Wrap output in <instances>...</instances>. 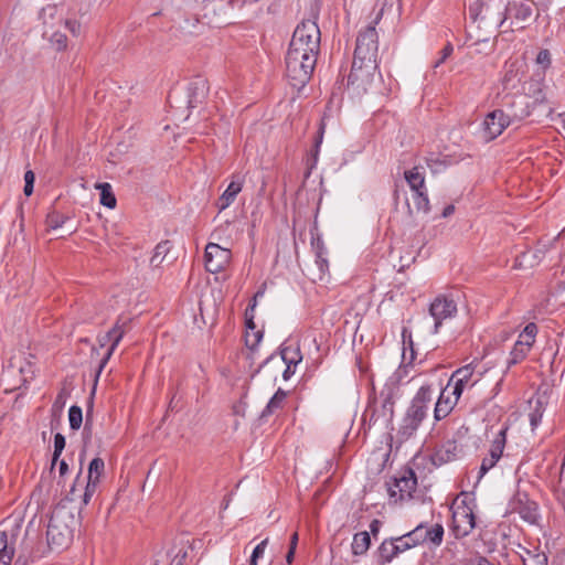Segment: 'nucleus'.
<instances>
[{
  "mask_svg": "<svg viewBox=\"0 0 565 565\" xmlns=\"http://www.w3.org/2000/svg\"><path fill=\"white\" fill-rule=\"evenodd\" d=\"M413 200H414L415 206L418 212H423L425 214L429 213L430 205H429V199H428V193H427L426 189L420 190V191H415L413 194Z\"/></svg>",
  "mask_w": 565,
  "mask_h": 565,
  "instance_id": "nucleus-34",
  "label": "nucleus"
},
{
  "mask_svg": "<svg viewBox=\"0 0 565 565\" xmlns=\"http://www.w3.org/2000/svg\"><path fill=\"white\" fill-rule=\"evenodd\" d=\"M286 397L287 393L284 390L278 388L267 403L266 407L263 409L260 419H265L268 416L275 414L278 409H281Z\"/></svg>",
  "mask_w": 565,
  "mask_h": 565,
  "instance_id": "nucleus-24",
  "label": "nucleus"
},
{
  "mask_svg": "<svg viewBox=\"0 0 565 565\" xmlns=\"http://www.w3.org/2000/svg\"><path fill=\"white\" fill-rule=\"evenodd\" d=\"M35 175L33 171L28 170L24 173V189L23 192L26 196H30L33 192V184H34Z\"/></svg>",
  "mask_w": 565,
  "mask_h": 565,
  "instance_id": "nucleus-50",
  "label": "nucleus"
},
{
  "mask_svg": "<svg viewBox=\"0 0 565 565\" xmlns=\"http://www.w3.org/2000/svg\"><path fill=\"white\" fill-rule=\"evenodd\" d=\"M376 23L375 20L373 24L359 32L352 67L348 77L349 84L364 89L365 85L372 81L377 68L379 35L375 29Z\"/></svg>",
  "mask_w": 565,
  "mask_h": 565,
  "instance_id": "nucleus-2",
  "label": "nucleus"
},
{
  "mask_svg": "<svg viewBox=\"0 0 565 565\" xmlns=\"http://www.w3.org/2000/svg\"><path fill=\"white\" fill-rule=\"evenodd\" d=\"M279 354L285 364H292L294 367L302 361V355L298 345L282 343L279 348Z\"/></svg>",
  "mask_w": 565,
  "mask_h": 565,
  "instance_id": "nucleus-23",
  "label": "nucleus"
},
{
  "mask_svg": "<svg viewBox=\"0 0 565 565\" xmlns=\"http://www.w3.org/2000/svg\"><path fill=\"white\" fill-rule=\"evenodd\" d=\"M469 17L478 28L495 30L504 26V14L494 0H476L469 6Z\"/></svg>",
  "mask_w": 565,
  "mask_h": 565,
  "instance_id": "nucleus-5",
  "label": "nucleus"
},
{
  "mask_svg": "<svg viewBox=\"0 0 565 565\" xmlns=\"http://www.w3.org/2000/svg\"><path fill=\"white\" fill-rule=\"evenodd\" d=\"M452 45L448 43L441 50V56L435 62L434 67H438L440 64L445 62V60L452 53Z\"/></svg>",
  "mask_w": 565,
  "mask_h": 565,
  "instance_id": "nucleus-57",
  "label": "nucleus"
},
{
  "mask_svg": "<svg viewBox=\"0 0 565 565\" xmlns=\"http://www.w3.org/2000/svg\"><path fill=\"white\" fill-rule=\"evenodd\" d=\"M205 268L212 274L224 270L231 263L232 253L215 243H209L205 247Z\"/></svg>",
  "mask_w": 565,
  "mask_h": 565,
  "instance_id": "nucleus-11",
  "label": "nucleus"
},
{
  "mask_svg": "<svg viewBox=\"0 0 565 565\" xmlns=\"http://www.w3.org/2000/svg\"><path fill=\"white\" fill-rule=\"evenodd\" d=\"M50 42L57 51H63L67 46V36L64 33L56 31L52 34Z\"/></svg>",
  "mask_w": 565,
  "mask_h": 565,
  "instance_id": "nucleus-44",
  "label": "nucleus"
},
{
  "mask_svg": "<svg viewBox=\"0 0 565 565\" xmlns=\"http://www.w3.org/2000/svg\"><path fill=\"white\" fill-rule=\"evenodd\" d=\"M105 471V462L100 457L94 458L88 465L87 479L99 482Z\"/></svg>",
  "mask_w": 565,
  "mask_h": 565,
  "instance_id": "nucleus-32",
  "label": "nucleus"
},
{
  "mask_svg": "<svg viewBox=\"0 0 565 565\" xmlns=\"http://www.w3.org/2000/svg\"><path fill=\"white\" fill-rule=\"evenodd\" d=\"M58 471H60V476L61 477L66 475V472L68 471V466H67V463L64 460L60 461V463H58Z\"/></svg>",
  "mask_w": 565,
  "mask_h": 565,
  "instance_id": "nucleus-62",
  "label": "nucleus"
},
{
  "mask_svg": "<svg viewBox=\"0 0 565 565\" xmlns=\"http://www.w3.org/2000/svg\"><path fill=\"white\" fill-rule=\"evenodd\" d=\"M457 312V305L452 299L438 296L429 306V313L435 320L434 332L437 333L445 319L451 318Z\"/></svg>",
  "mask_w": 565,
  "mask_h": 565,
  "instance_id": "nucleus-12",
  "label": "nucleus"
},
{
  "mask_svg": "<svg viewBox=\"0 0 565 565\" xmlns=\"http://www.w3.org/2000/svg\"><path fill=\"white\" fill-rule=\"evenodd\" d=\"M98 483L99 482L94 481L93 479H87V482H86V486L84 489V493L82 495V502L84 505H87L89 503L90 499L93 498V495L96 493Z\"/></svg>",
  "mask_w": 565,
  "mask_h": 565,
  "instance_id": "nucleus-42",
  "label": "nucleus"
},
{
  "mask_svg": "<svg viewBox=\"0 0 565 565\" xmlns=\"http://www.w3.org/2000/svg\"><path fill=\"white\" fill-rule=\"evenodd\" d=\"M95 188L100 191V204L108 209H115L117 200L113 193L111 185L107 182L96 183Z\"/></svg>",
  "mask_w": 565,
  "mask_h": 565,
  "instance_id": "nucleus-28",
  "label": "nucleus"
},
{
  "mask_svg": "<svg viewBox=\"0 0 565 565\" xmlns=\"http://www.w3.org/2000/svg\"><path fill=\"white\" fill-rule=\"evenodd\" d=\"M511 124L509 116L505 115V110L494 109L486 116L482 122L481 138L486 142L492 141Z\"/></svg>",
  "mask_w": 565,
  "mask_h": 565,
  "instance_id": "nucleus-10",
  "label": "nucleus"
},
{
  "mask_svg": "<svg viewBox=\"0 0 565 565\" xmlns=\"http://www.w3.org/2000/svg\"><path fill=\"white\" fill-rule=\"evenodd\" d=\"M431 395L433 388L430 385L422 386L412 399L405 415L422 423L427 415L428 404L431 402Z\"/></svg>",
  "mask_w": 565,
  "mask_h": 565,
  "instance_id": "nucleus-13",
  "label": "nucleus"
},
{
  "mask_svg": "<svg viewBox=\"0 0 565 565\" xmlns=\"http://www.w3.org/2000/svg\"><path fill=\"white\" fill-rule=\"evenodd\" d=\"M298 541H299L298 533H297V532H295V533L291 535V537H290L289 548L296 550V548H297V545H298Z\"/></svg>",
  "mask_w": 565,
  "mask_h": 565,
  "instance_id": "nucleus-61",
  "label": "nucleus"
},
{
  "mask_svg": "<svg viewBox=\"0 0 565 565\" xmlns=\"http://www.w3.org/2000/svg\"><path fill=\"white\" fill-rule=\"evenodd\" d=\"M77 521L70 509L56 507L50 518L46 531L47 545L52 551H62L73 541Z\"/></svg>",
  "mask_w": 565,
  "mask_h": 565,
  "instance_id": "nucleus-3",
  "label": "nucleus"
},
{
  "mask_svg": "<svg viewBox=\"0 0 565 565\" xmlns=\"http://www.w3.org/2000/svg\"><path fill=\"white\" fill-rule=\"evenodd\" d=\"M388 495L394 502L404 501L413 497L417 487V478L413 469L407 468L386 482Z\"/></svg>",
  "mask_w": 565,
  "mask_h": 565,
  "instance_id": "nucleus-6",
  "label": "nucleus"
},
{
  "mask_svg": "<svg viewBox=\"0 0 565 565\" xmlns=\"http://www.w3.org/2000/svg\"><path fill=\"white\" fill-rule=\"evenodd\" d=\"M98 483L99 482L94 481L93 479H87V482H86V486L84 489V493L82 495V502L84 505H87L89 503L90 499L93 498V495L96 493Z\"/></svg>",
  "mask_w": 565,
  "mask_h": 565,
  "instance_id": "nucleus-39",
  "label": "nucleus"
},
{
  "mask_svg": "<svg viewBox=\"0 0 565 565\" xmlns=\"http://www.w3.org/2000/svg\"><path fill=\"white\" fill-rule=\"evenodd\" d=\"M295 553H296V550H292V548H289L287 554H286V562L288 564H291L294 558H295Z\"/></svg>",
  "mask_w": 565,
  "mask_h": 565,
  "instance_id": "nucleus-64",
  "label": "nucleus"
},
{
  "mask_svg": "<svg viewBox=\"0 0 565 565\" xmlns=\"http://www.w3.org/2000/svg\"><path fill=\"white\" fill-rule=\"evenodd\" d=\"M98 483L99 482L94 481L93 479H87V482H86V486L84 489V493L82 495V502L84 505H87L89 503L90 499L93 498V495L96 493Z\"/></svg>",
  "mask_w": 565,
  "mask_h": 565,
  "instance_id": "nucleus-41",
  "label": "nucleus"
},
{
  "mask_svg": "<svg viewBox=\"0 0 565 565\" xmlns=\"http://www.w3.org/2000/svg\"><path fill=\"white\" fill-rule=\"evenodd\" d=\"M522 561L523 565H547V556L543 552L526 551V556Z\"/></svg>",
  "mask_w": 565,
  "mask_h": 565,
  "instance_id": "nucleus-37",
  "label": "nucleus"
},
{
  "mask_svg": "<svg viewBox=\"0 0 565 565\" xmlns=\"http://www.w3.org/2000/svg\"><path fill=\"white\" fill-rule=\"evenodd\" d=\"M243 189V179L239 175H233L232 181L216 201L218 212L226 210L236 199Z\"/></svg>",
  "mask_w": 565,
  "mask_h": 565,
  "instance_id": "nucleus-18",
  "label": "nucleus"
},
{
  "mask_svg": "<svg viewBox=\"0 0 565 565\" xmlns=\"http://www.w3.org/2000/svg\"><path fill=\"white\" fill-rule=\"evenodd\" d=\"M420 424L422 423L417 422L416 419L405 415L397 430V437L399 438V441L409 439L416 433Z\"/></svg>",
  "mask_w": 565,
  "mask_h": 565,
  "instance_id": "nucleus-25",
  "label": "nucleus"
},
{
  "mask_svg": "<svg viewBox=\"0 0 565 565\" xmlns=\"http://www.w3.org/2000/svg\"><path fill=\"white\" fill-rule=\"evenodd\" d=\"M529 417L531 427L533 429L536 428L542 420V412L540 409V405L530 413Z\"/></svg>",
  "mask_w": 565,
  "mask_h": 565,
  "instance_id": "nucleus-55",
  "label": "nucleus"
},
{
  "mask_svg": "<svg viewBox=\"0 0 565 565\" xmlns=\"http://www.w3.org/2000/svg\"><path fill=\"white\" fill-rule=\"evenodd\" d=\"M545 102V94L537 87L533 102H531L530 97L526 95L514 96L507 105L505 115L509 116L511 122L521 121L531 115L535 106L544 104Z\"/></svg>",
  "mask_w": 565,
  "mask_h": 565,
  "instance_id": "nucleus-7",
  "label": "nucleus"
},
{
  "mask_svg": "<svg viewBox=\"0 0 565 565\" xmlns=\"http://www.w3.org/2000/svg\"><path fill=\"white\" fill-rule=\"evenodd\" d=\"M170 249H171L170 241H162V242L158 243L157 246L154 247L153 255L150 259V265L152 267H159L162 264L166 256L168 255V253L170 252Z\"/></svg>",
  "mask_w": 565,
  "mask_h": 565,
  "instance_id": "nucleus-29",
  "label": "nucleus"
},
{
  "mask_svg": "<svg viewBox=\"0 0 565 565\" xmlns=\"http://www.w3.org/2000/svg\"><path fill=\"white\" fill-rule=\"evenodd\" d=\"M268 539L263 540L253 551L249 565H257V559L264 555Z\"/></svg>",
  "mask_w": 565,
  "mask_h": 565,
  "instance_id": "nucleus-46",
  "label": "nucleus"
},
{
  "mask_svg": "<svg viewBox=\"0 0 565 565\" xmlns=\"http://www.w3.org/2000/svg\"><path fill=\"white\" fill-rule=\"evenodd\" d=\"M321 32L315 20L301 21L294 31L285 56L289 84L301 89L310 81L320 52Z\"/></svg>",
  "mask_w": 565,
  "mask_h": 565,
  "instance_id": "nucleus-1",
  "label": "nucleus"
},
{
  "mask_svg": "<svg viewBox=\"0 0 565 565\" xmlns=\"http://www.w3.org/2000/svg\"><path fill=\"white\" fill-rule=\"evenodd\" d=\"M65 28L74 35L78 36L81 33V23L76 20H66Z\"/></svg>",
  "mask_w": 565,
  "mask_h": 565,
  "instance_id": "nucleus-56",
  "label": "nucleus"
},
{
  "mask_svg": "<svg viewBox=\"0 0 565 565\" xmlns=\"http://www.w3.org/2000/svg\"><path fill=\"white\" fill-rule=\"evenodd\" d=\"M316 263L319 266V269L321 273H323L324 270L328 269L329 264H328V259H327L326 255L316 256Z\"/></svg>",
  "mask_w": 565,
  "mask_h": 565,
  "instance_id": "nucleus-58",
  "label": "nucleus"
},
{
  "mask_svg": "<svg viewBox=\"0 0 565 565\" xmlns=\"http://www.w3.org/2000/svg\"><path fill=\"white\" fill-rule=\"evenodd\" d=\"M422 170V167L416 166L409 170L404 171V179L413 192L426 189L425 174Z\"/></svg>",
  "mask_w": 565,
  "mask_h": 565,
  "instance_id": "nucleus-22",
  "label": "nucleus"
},
{
  "mask_svg": "<svg viewBox=\"0 0 565 565\" xmlns=\"http://www.w3.org/2000/svg\"><path fill=\"white\" fill-rule=\"evenodd\" d=\"M371 544L370 534L366 531L355 533L352 541L353 555L360 556L367 552Z\"/></svg>",
  "mask_w": 565,
  "mask_h": 565,
  "instance_id": "nucleus-27",
  "label": "nucleus"
},
{
  "mask_svg": "<svg viewBox=\"0 0 565 565\" xmlns=\"http://www.w3.org/2000/svg\"><path fill=\"white\" fill-rule=\"evenodd\" d=\"M207 82L204 78L198 77L189 84L188 97L189 107L195 108L199 104H202L207 95Z\"/></svg>",
  "mask_w": 565,
  "mask_h": 565,
  "instance_id": "nucleus-20",
  "label": "nucleus"
},
{
  "mask_svg": "<svg viewBox=\"0 0 565 565\" xmlns=\"http://www.w3.org/2000/svg\"><path fill=\"white\" fill-rule=\"evenodd\" d=\"M68 420H70V427L73 430L79 429L82 423H83V412L82 408L77 405H73L68 409Z\"/></svg>",
  "mask_w": 565,
  "mask_h": 565,
  "instance_id": "nucleus-38",
  "label": "nucleus"
},
{
  "mask_svg": "<svg viewBox=\"0 0 565 565\" xmlns=\"http://www.w3.org/2000/svg\"><path fill=\"white\" fill-rule=\"evenodd\" d=\"M404 552H406V547L401 543L398 537L384 540L377 548L379 563H390Z\"/></svg>",
  "mask_w": 565,
  "mask_h": 565,
  "instance_id": "nucleus-16",
  "label": "nucleus"
},
{
  "mask_svg": "<svg viewBox=\"0 0 565 565\" xmlns=\"http://www.w3.org/2000/svg\"><path fill=\"white\" fill-rule=\"evenodd\" d=\"M427 166L431 169L433 172H438L443 168H445V161L440 160L438 156L431 154L427 157L426 159Z\"/></svg>",
  "mask_w": 565,
  "mask_h": 565,
  "instance_id": "nucleus-48",
  "label": "nucleus"
},
{
  "mask_svg": "<svg viewBox=\"0 0 565 565\" xmlns=\"http://www.w3.org/2000/svg\"><path fill=\"white\" fill-rule=\"evenodd\" d=\"M417 530H420L419 541L423 544L431 545L434 547H438L443 543L444 539V526L439 523L427 527L424 523L417 525Z\"/></svg>",
  "mask_w": 565,
  "mask_h": 565,
  "instance_id": "nucleus-17",
  "label": "nucleus"
},
{
  "mask_svg": "<svg viewBox=\"0 0 565 565\" xmlns=\"http://www.w3.org/2000/svg\"><path fill=\"white\" fill-rule=\"evenodd\" d=\"M393 407H394V402L392 399V396L390 394H387L382 401V409H381L382 416L391 418L393 416Z\"/></svg>",
  "mask_w": 565,
  "mask_h": 565,
  "instance_id": "nucleus-47",
  "label": "nucleus"
},
{
  "mask_svg": "<svg viewBox=\"0 0 565 565\" xmlns=\"http://www.w3.org/2000/svg\"><path fill=\"white\" fill-rule=\"evenodd\" d=\"M125 326H126V322L120 324V322L117 321L115 323V326L106 333V338L110 339L111 345L109 347L106 355L102 359V361L99 363L97 376L100 374L103 369L106 366V364H107L108 360L110 359L111 354L114 353L115 349L121 341V339L125 334V331H126Z\"/></svg>",
  "mask_w": 565,
  "mask_h": 565,
  "instance_id": "nucleus-19",
  "label": "nucleus"
},
{
  "mask_svg": "<svg viewBox=\"0 0 565 565\" xmlns=\"http://www.w3.org/2000/svg\"><path fill=\"white\" fill-rule=\"evenodd\" d=\"M311 246H312V249H313L316 256L327 255V249L324 247V243L319 235L312 236Z\"/></svg>",
  "mask_w": 565,
  "mask_h": 565,
  "instance_id": "nucleus-51",
  "label": "nucleus"
},
{
  "mask_svg": "<svg viewBox=\"0 0 565 565\" xmlns=\"http://www.w3.org/2000/svg\"><path fill=\"white\" fill-rule=\"evenodd\" d=\"M476 526V516L472 508L466 501L457 504L452 510L451 532L456 539L469 535Z\"/></svg>",
  "mask_w": 565,
  "mask_h": 565,
  "instance_id": "nucleus-9",
  "label": "nucleus"
},
{
  "mask_svg": "<svg viewBox=\"0 0 565 565\" xmlns=\"http://www.w3.org/2000/svg\"><path fill=\"white\" fill-rule=\"evenodd\" d=\"M78 479H79V475L77 476L74 484L72 486L70 492L66 495V499L70 500V501H74L75 498H76V487H77V483H78Z\"/></svg>",
  "mask_w": 565,
  "mask_h": 565,
  "instance_id": "nucleus-60",
  "label": "nucleus"
},
{
  "mask_svg": "<svg viewBox=\"0 0 565 565\" xmlns=\"http://www.w3.org/2000/svg\"><path fill=\"white\" fill-rule=\"evenodd\" d=\"M296 372V367L292 364H286V369L282 372V377L285 381L289 380Z\"/></svg>",
  "mask_w": 565,
  "mask_h": 565,
  "instance_id": "nucleus-59",
  "label": "nucleus"
},
{
  "mask_svg": "<svg viewBox=\"0 0 565 565\" xmlns=\"http://www.w3.org/2000/svg\"><path fill=\"white\" fill-rule=\"evenodd\" d=\"M458 445L456 440L448 439L439 445H436L430 455V461L434 466L440 467L457 458Z\"/></svg>",
  "mask_w": 565,
  "mask_h": 565,
  "instance_id": "nucleus-15",
  "label": "nucleus"
},
{
  "mask_svg": "<svg viewBox=\"0 0 565 565\" xmlns=\"http://www.w3.org/2000/svg\"><path fill=\"white\" fill-rule=\"evenodd\" d=\"M498 460L494 459V457L486 456L482 459L480 471H479V479L482 478L490 469H492L497 465Z\"/></svg>",
  "mask_w": 565,
  "mask_h": 565,
  "instance_id": "nucleus-49",
  "label": "nucleus"
},
{
  "mask_svg": "<svg viewBox=\"0 0 565 565\" xmlns=\"http://www.w3.org/2000/svg\"><path fill=\"white\" fill-rule=\"evenodd\" d=\"M509 507L510 511L518 513L524 522L531 525L539 524L541 520L539 504L526 492L518 491L511 499Z\"/></svg>",
  "mask_w": 565,
  "mask_h": 565,
  "instance_id": "nucleus-8",
  "label": "nucleus"
},
{
  "mask_svg": "<svg viewBox=\"0 0 565 565\" xmlns=\"http://www.w3.org/2000/svg\"><path fill=\"white\" fill-rule=\"evenodd\" d=\"M472 375L473 366L467 364L455 371L448 383H451V388H454L457 394H462L463 387L470 382Z\"/></svg>",
  "mask_w": 565,
  "mask_h": 565,
  "instance_id": "nucleus-21",
  "label": "nucleus"
},
{
  "mask_svg": "<svg viewBox=\"0 0 565 565\" xmlns=\"http://www.w3.org/2000/svg\"><path fill=\"white\" fill-rule=\"evenodd\" d=\"M98 483L99 482L94 481L93 479H87V482H86V486L84 489V493L82 495V502L84 505H87L89 503L90 499L93 498V495L96 493Z\"/></svg>",
  "mask_w": 565,
  "mask_h": 565,
  "instance_id": "nucleus-40",
  "label": "nucleus"
},
{
  "mask_svg": "<svg viewBox=\"0 0 565 565\" xmlns=\"http://www.w3.org/2000/svg\"><path fill=\"white\" fill-rule=\"evenodd\" d=\"M14 550L8 546L7 533L0 532V561L4 562V565H10Z\"/></svg>",
  "mask_w": 565,
  "mask_h": 565,
  "instance_id": "nucleus-35",
  "label": "nucleus"
},
{
  "mask_svg": "<svg viewBox=\"0 0 565 565\" xmlns=\"http://www.w3.org/2000/svg\"><path fill=\"white\" fill-rule=\"evenodd\" d=\"M451 387V383H448L446 387L441 390L440 395L436 402L434 418L437 422L446 418L451 413L454 407L457 405L459 397L461 396V394H457Z\"/></svg>",
  "mask_w": 565,
  "mask_h": 565,
  "instance_id": "nucleus-14",
  "label": "nucleus"
},
{
  "mask_svg": "<svg viewBox=\"0 0 565 565\" xmlns=\"http://www.w3.org/2000/svg\"><path fill=\"white\" fill-rule=\"evenodd\" d=\"M18 373L21 375L23 373V367L22 366L14 367V365L11 364L8 369H6L2 372V381L3 382H9Z\"/></svg>",
  "mask_w": 565,
  "mask_h": 565,
  "instance_id": "nucleus-53",
  "label": "nucleus"
},
{
  "mask_svg": "<svg viewBox=\"0 0 565 565\" xmlns=\"http://www.w3.org/2000/svg\"><path fill=\"white\" fill-rule=\"evenodd\" d=\"M68 220L70 216L57 211H52L46 215L45 224L49 230H57L62 227Z\"/></svg>",
  "mask_w": 565,
  "mask_h": 565,
  "instance_id": "nucleus-33",
  "label": "nucleus"
},
{
  "mask_svg": "<svg viewBox=\"0 0 565 565\" xmlns=\"http://www.w3.org/2000/svg\"><path fill=\"white\" fill-rule=\"evenodd\" d=\"M531 349L524 347L522 342H515L511 352L510 358L507 361L508 367L522 362L529 354Z\"/></svg>",
  "mask_w": 565,
  "mask_h": 565,
  "instance_id": "nucleus-30",
  "label": "nucleus"
},
{
  "mask_svg": "<svg viewBox=\"0 0 565 565\" xmlns=\"http://www.w3.org/2000/svg\"><path fill=\"white\" fill-rule=\"evenodd\" d=\"M262 295H263V292H260V291H258V292L255 295V297H254V303H253L252 306H249V307L246 309V313H245V315H246V328H247V329H250L253 332L255 331V328H256V327H255V323H254V321H253V315H250V317H248V312H249V311H254L255 306H256V298H257L258 296H262Z\"/></svg>",
  "mask_w": 565,
  "mask_h": 565,
  "instance_id": "nucleus-54",
  "label": "nucleus"
},
{
  "mask_svg": "<svg viewBox=\"0 0 565 565\" xmlns=\"http://www.w3.org/2000/svg\"><path fill=\"white\" fill-rule=\"evenodd\" d=\"M418 533H420V530H417V526H416L414 530L409 531L408 533H406L402 536H398L401 543L405 545L406 551L412 547H415L417 545H422V543L419 541Z\"/></svg>",
  "mask_w": 565,
  "mask_h": 565,
  "instance_id": "nucleus-36",
  "label": "nucleus"
},
{
  "mask_svg": "<svg viewBox=\"0 0 565 565\" xmlns=\"http://www.w3.org/2000/svg\"><path fill=\"white\" fill-rule=\"evenodd\" d=\"M454 212H455V206L450 204V205H447V206L444 209V211H443L441 215H443V217H448V216H450Z\"/></svg>",
  "mask_w": 565,
  "mask_h": 565,
  "instance_id": "nucleus-63",
  "label": "nucleus"
},
{
  "mask_svg": "<svg viewBox=\"0 0 565 565\" xmlns=\"http://www.w3.org/2000/svg\"><path fill=\"white\" fill-rule=\"evenodd\" d=\"M537 334V326L534 322H530L525 326L523 331L519 334L516 342H522L524 347L531 349L535 342Z\"/></svg>",
  "mask_w": 565,
  "mask_h": 565,
  "instance_id": "nucleus-31",
  "label": "nucleus"
},
{
  "mask_svg": "<svg viewBox=\"0 0 565 565\" xmlns=\"http://www.w3.org/2000/svg\"><path fill=\"white\" fill-rule=\"evenodd\" d=\"M533 0H510L503 11L504 26L511 31L524 30L532 20L539 17V10Z\"/></svg>",
  "mask_w": 565,
  "mask_h": 565,
  "instance_id": "nucleus-4",
  "label": "nucleus"
},
{
  "mask_svg": "<svg viewBox=\"0 0 565 565\" xmlns=\"http://www.w3.org/2000/svg\"><path fill=\"white\" fill-rule=\"evenodd\" d=\"M507 431L508 427H502L491 443L489 456L494 457V459L498 461L503 455V450L507 443Z\"/></svg>",
  "mask_w": 565,
  "mask_h": 565,
  "instance_id": "nucleus-26",
  "label": "nucleus"
},
{
  "mask_svg": "<svg viewBox=\"0 0 565 565\" xmlns=\"http://www.w3.org/2000/svg\"><path fill=\"white\" fill-rule=\"evenodd\" d=\"M536 63L542 65L543 68L550 67L552 63L551 53L546 49H542L536 56Z\"/></svg>",
  "mask_w": 565,
  "mask_h": 565,
  "instance_id": "nucleus-52",
  "label": "nucleus"
},
{
  "mask_svg": "<svg viewBox=\"0 0 565 565\" xmlns=\"http://www.w3.org/2000/svg\"><path fill=\"white\" fill-rule=\"evenodd\" d=\"M263 338V331H254L253 333L247 332L245 337V343L248 349L254 351Z\"/></svg>",
  "mask_w": 565,
  "mask_h": 565,
  "instance_id": "nucleus-45",
  "label": "nucleus"
},
{
  "mask_svg": "<svg viewBox=\"0 0 565 565\" xmlns=\"http://www.w3.org/2000/svg\"><path fill=\"white\" fill-rule=\"evenodd\" d=\"M65 437L57 433L55 434L54 436V452H53V458H52V466H54L56 463V461L58 460L62 451L64 450L65 448Z\"/></svg>",
  "mask_w": 565,
  "mask_h": 565,
  "instance_id": "nucleus-43",
  "label": "nucleus"
}]
</instances>
